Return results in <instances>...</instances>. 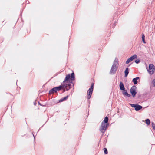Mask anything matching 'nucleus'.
Listing matches in <instances>:
<instances>
[{
  "mask_svg": "<svg viewBox=\"0 0 155 155\" xmlns=\"http://www.w3.org/2000/svg\"><path fill=\"white\" fill-rule=\"evenodd\" d=\"M74 79V73H72L71 75L69 74L67 75L63 81V84L55 87L57 91H60L64 88H66V91L69 90L71 88V83L72 81Z\"/></svg>",
  "mask_w": 155,
  "mask_h": 155,
  "instance_id": "nucleus-1",
  "label": "nucleus"
},
{
  "mask_svg": "<svg viewBox=\"0 0 155 155\" xmlns=\"http://www.w3.org/2000/svg\"><path fill=\"white\" fill-rule=\"evenodd\" d=\"M118 64V60L117 58H116L114 61L113 64L111 67V70L110 71V74H114L116 72V71L117 69L118 66L117 65Z\"/></svg>",
  "mask_w": 155,
  "mask_h": 155,
  "instance_id": "nucleus-2",
  "label": "nucleus"
},
{
  "mask_svg": "<svg viewBox=\"0 0 155 155\" xmlns=\"http://www.w3.org/2000/svg\"><path fill=\"white\" fill-rule=\"evenodd\" d=\"M109 124H107L102 122L101 126L100 128V130L102 133L105 132V130L107 129Z\"/></svg>",
  "mask_w": 155,
  "mask_h": 155,
  "instance_id": "nucleus-3",
  "label": "nucleus"
},
{
  "mask_svg": "<svg viewBox=\"0 0 155 155\" xmlns=\"http://www.w3.org/2000/svg\"><path fill=\"white\" fill-rule=\"evenodd\" d=\"M94 83H92L90 87L87 91V98L88 99H90L92 93L94 88Z\"/></svg>",
  "mask_w": 155,
  "mask_h": 155,
  "instance_id": "nucleus-4",
  "label": "nucleus"
},
{
  "mask_svg": "<svg viewBox=\"0 0 155 155\" xmlns=\"http://www.w3.org/2000/svg\"><path fill=\"white\" fill-rule=\"evenodd\" d=\"M149 69L147 71L150 74H153L155 71V67L153 64H150L149 65Z\"/></svg>",
  "mask_w": 155,
  "mask_h": 155,
  "instance_id": "nucleus-5",
  "label": "nucleus"
},
{
  "mask_svg": "<svg viewBox=\"0 0 155 155\" xmlns=\"http://www.w3.org/2000/svg\"><path fill=\"white\" fill-rule=\"evenodd\" d=\"M137 89V87L135 86H133L131 87L130 89V92L133 97H135L137 92L136 90Z\"/></svg>",
  "mask_w": 155,
  "mask_h": 155,
  "instance_id": "nucleus-6",
  "label": "nucleus"
},
{
  "mask_svg": "<svg viewBox=\"0 0 155 155\" xmlns=\"http://www.w3.org/2000/svg\"><path fill=\"white\" fill-rule=\"evenodd\" d=\"M130 104L132 107L135 108V110L136 111H138L142 108V106L138 104Z\"/></svg>",
  "mask_w": 155,
  "mask_h": 155,
  "instance_id": "nucleus-7",
  "label": "nucleus"
},
{
  "mask_svg": "<svg viewBox=\"0 0 155 155\" xmlns=\"http://www.w3.org/2000/svg\"><path fill=\"white\" fill-rule=\"evenodd\" d=\"M137 58V56L136 54L134 55L129 58L126 61V64H128L129 63L133 61L134 59Z\"/></svg>",
  "mask_w": 155,
  "mask_h": 155,
  "instance_id": "nucleus-8",
  "label": "nucleus"
},
{
  "mask_svg": "<svg viewBox=\"0 0 155 155\" xmlns=\"http://www.w3.org/2000/svg\"><path fill=\"white\" fill-rule=\"evenodd\" d=\"M122 93L124 96H127L128 97H130L131 95L130 94H129L127 92L126 90H122Z\"/></svg>",
  "mask_w": 155,
  "mask_h": 155,
  "instance_id": "nucleus-9",
  "label": "nucleus"
},
{
  "mask_svg": "<svg viewBox=\"0 0 155 155\" xmlns=\"http://www.w3.org/2000/svg\"><path fill=\"white\" fill-rule=\"evenodd\" d=\"M57 91L56 90L55 88V87H54L53 88L51 89L49 91V94H54V93H56Z\"/></svg>",
  "mask_w": 155,
  "mask_h": 155,
  "instance_id": "nucleus-10",
  "label": "nucleus"
},
{
  "mask_svg": "<svg viewBox=\"0 0 155 155\" xmlns=\"http://www.w3.org/2000/svg\"><path fill=\"white\" fill-rule=\"evenodd\" d=\"M119 86L120 89L121 90H123L125 89V87L123 83L120 82V83Z\"/></svg>",
  "mask_w": 155,
  "mask_h": 155,
  "instance_id": "nucleus-11",
  "label": "nucleus"
},
{
  "mask_svg": "<svg viewBox=\"0 0 155 155\" xmlns=\"http://www.w3.org/2000/svg\"><path fill=\"white\" fill-rule=\"evenodd\" d=\"M139 79V77H137L133 79L132 81L133 82L134 84H136L137 83L138 81L137 80Z\"/></svg>",
  "mask_w": 155,
  "mask_h": 155,
  "instance_id": "nucleus-12",
  "label": "nucleus"
},
{
  "mask_svg": "<svg viewBox=\"0 0 155 155\" xmlns=\"http://www.w3.org/2000/svg\"><path fill=\"white\" fill-rule=\"evenodd\" d=\"M108 118L107 117H106L104 119V121L102 122L103 123H105L106 124H109L108 123Z\"/></svg>",
  "mask_w": 155,
  "mask_h": 155,
  "instance_id": "nucleus-13",
  "label": "nucleus"
},
{
  "mask_svg": "<svg viewBox=\"0 0 155 155\" xmlns=\"http://www.w3.org/2000/svg\"><path fill=\"white\" fill-rule=\"evenodd\" d=\"M129 73V69L128 68H127L125 71V76L127 77Z\"/></svg>",
  "mask_w": 155,
  "mask_h": 155,
  "instance_id": "nucleus-14",
  "label": "nucleus"
},
{
  "mask_svg": "<svg viewBox=\"0 0 155 155\" xmlns=\"http://www.w3.org/2000/svg\"><path fill=\"white\" fill-rule=\"evenodd\" d=\"M68 97V96H67L66 97H65L63 98H61V99L60 100H59V101L60 102H62L65 100H66L67 99Z\"/></svg>",
  "mask_w": 155,
  "mask_h": 155,
  "instance_id": "nucleus-15",
  "label": "nucleus"
},
{
  "mask_svg": "<svg viewBox=\"0 0 155 155\" xmlns=\"http://www.w3.org/2000/svg\"><path fill=\"white\" fill-rule=\"evenodd\" d=\"M146 123L147 124V125H149L150 124V121L148 119H147L146 120Z\"/></svg>",
  "mask_w": 155,
  "mask_h": 155,
  "instance_id": "nucleus-16",
  "label": "nucleus"
},
{
  "mask_svg": "<svg viewBox=\"0 0 155 155\" xmlns=\"http://www.w3.org/2000/svg\"><path fill=\"white\" fill-rule=\"evenodd\" d=\"M104 150L105 154H107L108 153V151L106 148H104Z\"/></svg>",
  "mask_w": 155,
  "mask_h": 155,
  "instance_id": "nucleus-17",
  "label": "nucleus"
},
{
  "mask_svg": "<svg viewBox=\"0 0 155 155\" xmlns=\"http://www.w3.org/2000/svg\"><path fill=\"white\" fill-rule=\"evenodd\" d=\"M142 41H143V43H145L146 42L145 41V36L143 34V35L142 36Z\"/></svg>",
  "mask_w": 155,
  "mask_h": 155,
  "instance_id": "nucleus-18",
  "label": "nucleus"
},
{
  "mask_svg": "<svg viewBox=\"0 0 155 155\" xmlns=\"http://www.w3.org/2000/svg\"><path fill=\"white\" fill-rule=\"evenodd\" d=\"M152 84L153 86H155V79H153L152 81Z\"/></svg>",
  "mask_w": 155,
  "mask_h": 155,
  "instance_id": "nucleus-19",
  "label": "nucleus"
},
{
  "mask_svg": "<svg viewBox=\"0 0 155 155\" xmlns=\"http://www.w3.org/2000/svg\"><path fill=\"white\" fill-rule=\"evenodd\" d=\"M135 62L136 63L138 64L140 62V61L139 59H137L135 61Z\"/></svg>",
  "mask_w": 155,
  "mask_h": 155,
  "instance_id": "nucleus-20",
  "label": "nucleus"
},
{
  "mask_svg": "<svg viewBox=\"0 0 155 155\" xmlns=\"http://www.w3.org/2000/svg\"><path fill=\"white\" fill-rule=\"evenodd\" d=\"M151 125L153 128L154 127V126H155V124L154 122H152L151 123Z\"/></svg>",
  "mask_w": 155,
  "mask_h": 155,
  "instance_id": "nucleus-21",
  "label": "nucleus"
},
{
  "mask_svg": "<svg viewBox=\"0 0 155 155\" xmlns=\"http://www.w3.org/2000/svg\"><path fill=\"white\" fill-rule=\"evenodd\" d=\"M34 104L35 105H36L37 104V102L35 100L34 102Z\"/></svg>",
  "mask_w": 155,
  "mask_h": 155,
  "instance_id": "nucleus-22",
  "label": "nucleus"
},
{
  "mask_svg": "<svg viewBox=\"0 0 155 155\" xmlns=\"http://www.w3.org/2000/svg\"><path fill=\"white\" fill-rule=\"evenodd\" d=\"M63 90V92H64L65 91V89L66 90V88H64V89H62Z\"/></svg>",
  "mask_w": 155,
  "mask_h": 155,
  "instance_id": "nucleus-23",
  "label": "nucleus"
},
{
  "mask_svg": "<svg viewBox=\"0 0 155 155\" xmlns=\"http://www.w3.org/2000/svg\"><path fill=\"white\" fill-rule=\"evenodd\" d=\"M38 104H39V105H41V104H40V103H39V102H38Z\"/></svg>",
  "mask_w": 155,
  "mask_h": 155,
  "instance_id": "nucleus-24",
  "label": "nucleus"
},
{
  "mask_svg": "<svg viewBox=\"0 0 155 155\" xmlns=\"http://www.w3.org/2000/svg\"><path fill=\"white\" fill-rule=\"evenodd\" d=\"M153 129L155 130V126H154V127L153 128Z\"/></svg>",
  "mask_w": 155,
  "mask_h": 155,
  "instance_id": "nucleus-25",
  "label": "nucleus"
}]
</instances>
